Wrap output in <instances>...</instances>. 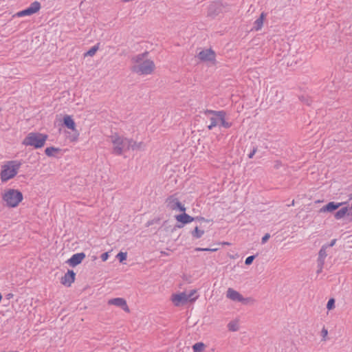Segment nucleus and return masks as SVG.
Segmentation results:
<instances>
[{
  "label": "nucleus",
  "mask_w": 352,
  "mask_h": 352,
  "mask_svg": "<svg viewBox=\"0 0 352 352\" xmlns=\"http://www.w3.org/2000/svg\"><path fill=\"white\" fill-rule=\"evenodd\" d=\"M148 54V52L139 54L131 58L134 63L131 67V71L138 75H148L152 74L155 69L154 62L150 59H145Z\"/></svg>",
  "instance_id": "f257e3e1"
},
{
  "label": "nucleus",
  "mask_w": 352,
  "mask_h": 352,
  "mask_svg": "<svg viewBox=\"0 0 352 352\" xmlns=\"http://www.w3.org/2000/svg\"><path fill=\"white\" fill-rule=\"evenodd\" d=\"M206 116L211 115L210 118V124L208 126L209 130H212L214 127L219 126L225 129H229L232 126V122L226 120V113L225 111H214L206 109L204 111Z\"/></svg>",
  "instance_id": "f03ea898"
},
{
  "label": "nucleus",
  "mask_w": 352,
  "mask_h": 352,
  "mask_svg": "<svg viewBox=\"0 0 352 352\" xmlns=\"http://www.w3.org/2000/svg\"><path fill=\"white\" fill-rule=\"evenodd\" d=\"M23 196L22 192L16 189H8L2 195V199L8 208H15L22 201Z\"/></svg>",
  "instance_id": "7ed1b4c3"
},
{
  "label": "nucleus",
  "mask_w": 352,
  "mask_h": 352,
  "mask_svg": "<svg viewBox=\"0 0 352 352\" xmlns=\"http://www.w3.org/2000/svg\"><path fill=\"white\" fill-rule=\"evenodd\" d=\"M48 136L46 134L41 133H30L23 140L22 144L25 146H31L34 148H42L47 139Z\"/></svg>",
  "instance_id": "20e7f679"
},
{
  "label": "nucleus",
  "mask_w": 352,
  "mask_h": 352,
  "mask_svg": "<svg viewBox=\"0 0 352 352\" xmlns=\"http://www.w3.org/2000/svg\"><path fill=\"white\" fill-rule=\"evenodd\" d=\"M21 165V162L17 161H10L8 164L4 165L0 173L1 181L6 182L15 177Z\"/></svg>",
  "instance_id": "39448f33"
},
{
  "label": "nucleus",
  "mask_w": 352,
  "mask_h": 352,
  "mask_svg": "<svg viewBox=\"0 0 352 352\" xmlns=\"http://www.w3.org/2000/svg\"><path fill=\"white\" fill-rule=\"evenodd\" d=\"M111 142L113 144L112 153L117 155H121L123 151H127L128 138L119 135L117 133L112 134L109 137Z\"/></svg>",
  "instance_id": "423d86ee"
},
{
  "label": "nucleus",
  "mask_w": 352,
  "mask_h": 352,
  "mask_svg": "<svg viewBox=\"0 0 352 352\" xmlns=\"http://www.w3.org/2000/svg\"><path fill=\"white\" fill-rule=\"evenodd\" d=\"M228 4H223L221 1H214L208 7V16L215 18L219 14L229 10Z\"/></svg>",
  "instance_id": "0eeeda50"
},
{
  "label": "nucleus",
  "mask_w": 352,
  "mask_h": 352,
  "mask_svg": "<svg viewBox=\"0 0 352 352\" xmlns=\"http://www.w3.org/2000/svg\"><path fill=\"white\" fill-rule=\"evenodd\" d=\"M166 207L171 210L186 212L185 206L176 197V194L168 196L165 201Z\"/></svg>",
  "instance_id": "6e6552de"
},
{
  "label": "nucleus",
  "mask_w": 352,
  "mask_h": 352,
  "mask_svg": "<svg viewBox=\"0 0 352 352\" xmlns=\"http://www.w3.org/2000/svg\"><path fill=\"white\" fill-rule=\"evenodd\" d=\"M182 213L175 216V219L179 224L175 226L176 228H182L184 225L191 223L195 221V218L186 214V212H182Z\"/></svg>",
  "instance_id": "1a4fd4ad"
},
{
  "label": "nucleus",
  "mask_w": 352,
  "mask_h": 352,
  "mask_svg": "<svg viewBox=\"0 0 352 352\" xmlns=\"http://www.w3.org/2000/svg\"><path fill=\"white\" fill-rule=\"evenodd\" d=\"M226 296L233 301L240 302L243 304H246L249 301V298H244L239 292L232 288H228Z\"/></svg>",
  "instance_id": "9d476101"
},
{
  "label": "nucleus",
  "mask_w": 352,
  "mask_h": 352,
  "mask_svg": "<svg viewBox=\"0 0 352 352\" xmlns=\"http://www.w3.org/2000/svg\"><path fill=\"white\" fill-rule=\"evenodd\" d=\"M347 204V202H335V201H330L325 206H322L320 209V212H332L335 210L340 208V207L342 206L343 205Z\"/></svg>",
  "instance_id": "9b49d317"
},
{
  "label": "nucleus",
  "mask_w": 352,
  "mask_h": 352,
  "mask_svg": "<svg viewBox=\"0 0 352 352\" xmlns=\"http://www.w3.org/2000/svg\"><path fill=\"white\" fill-rule=\"evenodd\" d=\"M201 61H214L215 52L212 49H206L201 50L197 55Z\"/></svg>",
  "instance_id": "f8f14e48"
},
{
  "label": "nucleus",
  "mask_w": 352,
  "mask_h": 352,
  "mask_svg": "<svg viewBox=\"0 0 352 352\" xmlns=\"http://www.w3.org/2000/svg\"><path fill=\"white\" fill-rule=\"evenodd\" d=\"M85 257L86 255L84 252L76 253L73 254L66 263L71 267H74L80 264Z\"/></svg>",
  "instance_id": "ddd939ff"
},
{
  "label": "nucleus",
  "mask_w": 352,
  "mask_h": 352,
  "mask_svg": "<svg viewBox=\"0 0 352 352\" xmlns=\"http://www.w3.org/2000/svg\"><path fill=\"white\" fill-rule=\"evenodd\" d=\"M108 304L120 307L127 313L130 311V309L126 304V300L122 298H111L108 301Z\"/></svg>",
  "instance_id": "4468645a"
},
{
  "label": "nucleus",
  "mask_w": 352,
  "mask_h": 352,
  "mask_svg": "<svg viewBox=\"0 0 352 352\" xmlns=\"http://www.w3.org/2000/svg\"><path fill=\"white\" fill-rule=\"evenodd\" d=\"M187 294L182 292L179 294H175L172 296V301L175 306H179L188 302Z\"/></svg>",
  "instance_id": "2eb2a0df"
},
{
  "label": "nucleus",
  "mask_w": 352,
  "mask_h": 352,
  "mask_svg": "<svg viewBox=\"0 0 352 352\" xmlns=\"http://www.w3.org/2000/svg\"><path fill=\"white\" fill-rule=\"evenodd\" d=\"M75 277L76 273L72 270H68L67 272L61 278L60 283L65 286L69 287L74 282Z\"/></svg>",
  "instance_id": "dca6fc26"
},
{
  "label": "nucleus",
  "mask_w": 352,
  "mask_h": 352,
  "mask_svg": "<svg viewBox=\"0 0 352 352\" xmlns=\"http://www.w3.org/2000/svg\"><path fill=\"white\" fill-rule=\"evenodd\" d=\"M347 217L348 221L350 219V208L349 206H344L340 208L334 214V218L337 220L341 219L344 217Z\"/></svg>",
  "instance_id": "f3484780"
},
{
  "label": "nucleus",
  "mask_w": 352,
  "mask_h": 352,
  "mask_svg": "<svg viewBox=\"0 0 352 352\" xmlns=\"http://www.w3.org/2000/svg\"><path fill=\"white\" fill-rule=\"evenodd\" d=\"M327 249V248H326V246L323 245L318 252V257L317 260L318 267H323V265L324 264V259L327 256L326 252Z\"/></svg>",
  "instance_id": "a211bd4d"
},
{
  "label": "nucleus",
  "mask_w": 352,
  "mask_h": 352,
  "mask_svg": "<svg viewBox=\"0 0 352 352\" xmlns=\"http://www.w3.org/2000/svg\"><path fill=\"white\" fill-rule=\"evenodd\" d=\"M63 125L69 129L76 131V123L70 116L66 115L63 117Z\"/></svg>",
  "instance_id": "6ab92c4d"
},
{
  "label": "nucleus",
  "mask_w": 352,
  "mask_h": 352,
  "mask_svg": "<svg viewBox=\"0 0 352 352\" xmlns=\"http://www.w3.org/2000/svg\"><path fill=\"white\" fill-rule=\"evenodd\" d=\"M143 146L144 143L142 142H137L132 139H128L126 150H140L143 148Z\"/></svg>",
  "instance_id": "aec40b11"
},
{
  "label": "nucleus",
  "mask_w": 352,
  "mask_h": 352,
  "mask_svg": "<svg viewBox=\"0 0 352 352\" xmlns=\"http://www.w3.org/2000/svg\"><path fill=\"white\" fill-rule=\"evenodd\" d=\"M267 14L264 12H261L260 16L254 23V29L256 31L260 30L263 25L264 19H265Z\"/></svg>",
  "instance_id": "412c9836"
},
{
  "label": "nucleus",
  "mask_w": 352,
  "mask_h": 352,
  "mask_svg": "<svg viewBox=\"0 0 352 352\" xmlns=\"http://www.w3.org/2000/svg\"><path fill=\"white\" fill-rule=\"evenodd\" d=\"M60 151L59 148L50 146L47 147L45 150V153L48 157L55 156L54 153H58Z\"/></svg>",
  "instance_id": "4be33fe9"
},
{
  "label": "nucleus",
  "mask_w": 352,
  "mask_h": 352,
  "mask_svg": "<svg viewBox=\"0 0 352 352\" xmlns=\"http://www.w3.org/2000/svg\"><path fill=\"white\" fill-rule=\"evenodd\" d=\"M28 8V9H30L32 13L34 14L39 11L41 8V3L38 1H35L32 2Z\"/></svg>",
  "instance_id": "5701e85b"
},
{
  "label": "nucleus",
  "mask_w": 352,
  "mask_h": 352,
  "mask_svg": "<svg viewBox=\"0 0 352 352\" xmlns=\"http://www.w3.org/2000/svg\"><path fill=\"white\" fill-rule=\"evenodd\" d=\"M204 234V231L199 229L198 226H196L193 230L191 231V235L195 239L201 238Z\"/></svg>",
  "instance_id": "b1692460"
},
{
  "label": "nucleus",
  "mask_w": 352,
  "mask_h": 352,
  "mask_svg": "<svg viewBox=\"0 0 352 352\" xmlns=\"http://www.w3.org/2000/svg\"><path fill=\"white\" fill-rule=\"evenodd\" d=\"M205 348V344L203 342H197L192 346L194 352H203Z\"/></svg>",
  "instance_id": "393cba45"
},
{
  "label": "nucleus",
  "mask_w": 352,
  "mask_h": 352,
  "mask_svg": "<svg viewBox=\"0 0 352 352\" xmlns=\"http://www.w3.org/2000/svg\"><path fill=\"white\" fill-rule=\"evenodd\" d=\"M32 14H33L32 13L30 9H28V8H27L21 11L18 12L15 15L19 17H22L25 16H30Z\"/></svg>",
  "instance_id": "a878e982"
},
{
  "label": "nucleus",
  "mask_w": 352,
  "mask_h": 352,
  "mask_svg": "<svg viewBox=\"0 0 352 352\" xmlns=\"http://www.w3.org/2000/svg\"><path fill=\"white\" fill-rule=\"evenodd\" d=\"M99 43L91 47L85 54V56H93L98 50Z\"/></svg>",
  "instance_id": "bb28decb"
},
{
  "label": "nucleus",
  "mask_w": 352,
  "mask_h": 352,
  "mask_svg": "<svg viewBox=\"0 0 352 352\" xmlns=\"http://www.w3.org/2000/svg\"><path fill=\"white\" fill-rule=\"evenodd\" d=\"M197 293V291L195 289H193V290H191L190 292L187 294V298H188V302H195L197 298H198V296H193L194 294H195Z\"/></svg>",
  "instance_id": "cd10ccee"
},
{
  "label": "nucleus",
  "mask_w": 352,
  "mask_h": 352,
  "mask_svg": "<svg viewBox=\"0 0 352 352\" xmlns=\"http://www.w3.org/2000/svg\"><path fill=\"white\" fill-rule=\"evenodd\" d=\"M228 328L229 331H236L239 329V327L236 322L231 321L228 324Z\"/></svg>",
  "instance_id": "c85d7f7f"
},
{
  "label": "nucleus",
  "mask_w": 352,
  "mask_h": 352,
  "mask_svg": "<svg viewBox=\"0 0 352 352\" xmlns=\"http://www.w3.org/2000/svg\"><path fill=\"white\" fill-rule=\"evenodd\" d=\"M126 252H120L116 256V258L119 260L120 263H122L124 261H125L126 259Z\"/></svg>",
  "instance_id": "c756f323"
},
{
  "label": "nucleus",
  "mask_w": 352,
  "mask_h": 352,
  "mask_svg": "<svg viewBox=\"0 0 352 352\" xmlns=\"http://www.w3.org/2000/svg\"><path fill=\"white\" fill-rule=\"evenodd\" d=\"M335 307V299L331 298H330L327 304V309L328 310H331Z\"/></svg>",
  "instance_id": "7c9ffc66"
},
{
  "label": "nucleus",
  "mask_w": 352,
  "mask_h": 352,
  "mask_svg": "<svg viewBox=\"0 0 352 352\" xmlns=\"http://www.w3.org/2000/svg\"><path fill=\"white\" fill-rule=\"evenodd\" d=\"M256 256H257V254L252 255V256L247 257L245 261V264L246 265H251L253 261L254 260V258L256 257Z\"/></svg>",
  "instance_id": "2f4dec72"
},
{
  "label": "nucleus",
  "mask_w": 352,
  "mask_h": 352,
  "mask_svg": "<svg viewBox=\"0 0 352 352\" xmlns=\"http://www.w3.org/2000/svg\"><path fill=\"white\" fill-rule=\"evenodd\" d=\"M217 250V248H196L195 251L197 252H215Z\"/></svg>",
  "instance_id": "473e14b6"
},
{
  "label": "nucleus",
  "mask_w": 352,
  "mask_h": 352,
  "mask_svg": "<svg viewBox=\"0 0 352 352\" xmlns=\"http://www.w3.org/2000/svg\"><path fill=\"white\" fill-rule=\"evenodd\" d=\"M270 238V234L267 233L265 234L261 239V243L262 244H265L267 241L268 239Z\"/></svg>",
  "instance_id": "72a5a7b5"
},
{
  "label": "nucleus",
  "mask_w": 352,
  "mask_h": 352,
  "mask_svg": "<svg viewBox=\"0 0 352 352\" xmlns=\"http://www.w3.org/2000/svg\"><path fill=\"white\" fill-rule=\"evenodd\" d=\"M160 221V219H153L152 220H150L148 221L147 223H146V226L148 227L151 225H153L154 223H157Z\"/></svg>",
  "instance_id": "f704fd0d"
},
{
  "label": "nucleus",
  "mask_w": 352,
  "mask_h": 352,
  "mask_svg": "<svg viewBox=\"0 0 352 352\" xmlns=\"http://www.w3.org/2000/svg\"><path fill=\"white\" fill-rule=\"evenodd\" d=\"M256 151H257V146H254L252 150L248 154V157L250 159H252L253 157V156L254 155V154L256 153Z\"/></svg>",
  "instance_id": "c9c22d12"
},
{
  "label": "nucleus",
  "mask_w": 352,
  "mask_h": 352,
  "mask_svg": "<svg viewBox=\"0 0 352 352\" xmlns=\"http://www.w3.org/2000/svg\"><path fill=\"white\" fill-rule=\"evenodd\" d=\"M109 257V252H107L102 253L101 255V259L102 261H106Z\"/></svg>",
  "instance_id": "e433bc0d"
},
{
  "label": "nucleus",
  "mask_w": 352,
  "mask_h": 352,
  "mask_svg": "<svg viewBox=\"0 0 352 352\" xmlns=\"http://www.w3.org/2000/svg\"><path fill=\"white\" fill-rule=\"evenodd\" d=\"M194 218L195 219V220L198 221L209 222L210 221L209 219H205L203 217H194Z\"/></svg>",
  "instance_id": "4c0bfd02"
},
{
  "label": "nucleus",
  "mask_w": 352,
  "mask_h": 352,
  "mask_svg": "<svg viewBox=\"0 0 352 352\" xmlns=\"http://www.w3.org/2000/svg\"><path fill=\"white\" fill-rule=\"evenodd\" d=\"M336 239H334L331 240V241L329 243L324 244V245L326 246L327 248L333 247L336 244Z\"/></svg>",
  "instance_id": "58836bf2"
},
{
  "label": "nucleus",
  "mask_w": 352,
  "mask_h": 352,
  "mask_svg": "<svg viewBox=\"0 0 352 352\" xmlns=\"http://www.w3.org/2000/svg\"><path fill=\"white\" fill-rule=\"evenodd\" d=\"M322 337L324 338L327 334H328V331H327V329H326L324 327L322 329Z\"/></svg>",
  "instance_id": "ea45409f"
},
{
  "label": "nucleus",
  "mask_w": 352,
  "mask_h": 352,
  "mask_svg": "<svg viewBox=\"0 0 352 352\" xmlns=\"http://www.w3.org/2000/svg\"><path fill=\"white\" fill-rule=\"evenodd\" d=\"M281 165L282 164H281V162L280 161H276L275 162L274 168L276 169H278Z\"/></svg>",
  "instance_id": "a19ab883"
},
{
  "label": "nucleus",
  "mask_w": 352,
  "mask_h": 352,
  "mask_svg": "<svg viewBox=\"0 0 352 352\" xmlns=\"http://www.w3.org/2000/svg\"><path fill=\"white\" fill-rule=\"evenodd\" d=\"M349 222H352V202H351V207H350V219H349Z\"/></svg>",
  "instance_id": "79ce46f5"
},
{
  "label": "nucleus",
  "mask_w": 352,
  "mask_h": 352,
  "mask_svg": "<svg viewBox=\"0 0 352 352\" xmlns=\"http://www.w3.org/2000/svg\"><path fill=\"white\" fill-rule=\"evenodd\" d=\"M12 296H13V294H7V298H8V299L11 298Z\"/></svg>",
  "instance_id": "37998d69"
},
{
  "label": "nucleus",
  "mask_w": 352,
  "mask_h": 352,
  "mask_svg": "<svg viewBox=\"0 0 352 352\" xmlns=\"http://www.w3.org/2000/svg\"><path fill=\"white\" fill-rule=\"evenodd\" d=\"M322 267H321V268H320V267H318V271H317V273H318V274L320 273V272H322Z\"/></svg>",
  "instance_id": "c03bdc74"
},
{
  "label": "nucleus",
  "mask_w": 352,
  "mask_h": 352,
  "mask_svg": "<svg viewBox=\"0 0 352 352\" xmlns=\"http://www.w3.org/2000/svg\"><path fill=\"white\" fill-rule=\"evenodd\" d=\"M349 199H352V193L349 195Z\"/></svg>",
  "instance_id": "a18cd8bd"
}]
</instances>
